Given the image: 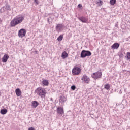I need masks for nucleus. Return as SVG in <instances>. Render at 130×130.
<instances>
[{
  "label": "nucleus",
  "instance_id": "nucleus-1",
  "mask_svg": "<svg viewBox=\"0 0 130 130\" xmlns=\"http://www.w3.org/2000/svg\"><path fill=\"white\" fill-rule=\"evenodd\" d=\"M25 19V17L23 16H18L15 17L10 22L11 27H15L17 25L21 24Z\"/></svg>",
  "mask_w": 130,
  "mask_h": 130
},
{
  "label": "nucleus",
  "instance_id": "nucleus-2",
  "mask_svg": "<svg viewBox=\"0 0 130 130\" xmlns=\"http://www.w3.org/2000/svg\"><path fill=\"white\" fill-rule=\"evenodd\" d=\"M36 93L40 96L41 98H45V95L47 94L46 90L44 88L39 87L36 90Z\"/></svg>",
  "mask_w": 130,
  "mask_h": 130
},
{
  "label": "nucleus",
  "instance_id": "nucleus-3",
  "mask_svg": "<svg viewBox=\"0 0 130 130\" xmlns=\"http://www.w3.org/2000/svg\"><path fill=\"white\" fill-rule=\"evenodd\" d=\"M81 71L82 68L81 67L75 66L72 69V75L73 76H78L81 74Z\"/></svg>",
  "mask_w": 130,
  "mask_h": 130
},
{
  "label": "nucleus",
  "instance_id": "nucleus-4",
  "mask_svg": "<svg viewBox=\"0 0 130 130\" xmlns=\"http://www.w3.org/2000/svg\"><path fill=\"white\" fill-rule=\"evenodd\" d=\"M92 53L90 51L82 50L81 53V57L84 58L86 56H91Z\"/></svg>",
  "mask_w": 130,
  "mask_h": 130
},
{
  "label": "nucleus",
  "instance_id": "nucleus-5",
  "mask_svg": "<svg viewBox=\"0 0 130 130\" xmlns=\"http://www.w3.org/2000/svg\"><path fill=\"white\" fill-rule=\"evenodd\" d=\"M102 77V72L98 71L93 73L92 75V78L94 79V80H97V79H100Z\"/></svg>",
  "mask_w": 130,
  "mask_h": 130
},
{
  "label": "nucleus",
  "instance_id": "nucleus-6",
  "mask_svg": "<svg viewBox=\"0 0 130 130\" xmlns=\"http://www.w3.org/2000/svg\"><path fill=\"white\" fill-rule=\"evenodd\" d=\"M81 80L85 84H89L90 81V78H89V77L86 75V74L83 75Z\"/></svg>",
  "mask_w": 130,
  "mask_h": 130
},
{
  "label": "nucleus",
  "instance_id": "nucleus-7",
  "mask_svg": "<svg viewBox=\"0 0 130 130\" xmlns=\"http://www.w3.org/2000/svg\"><path fill=\"white\" fill-rule=\"evenodd\" d=\"M26 30L25 29H21L18 31V36L19 37H21V38H23V37H25L26 36Z\"/></svg>",
  "mask_w": 130,
  "mask_h": 130
},
{
  "label": "nucleus",
  "instance_id": "nucleus-8",
  "mask_svg": "<svg viewBox=\"0 0 130 130\" xmlns=\"http://www.w3.org/2000/svg\"><path fill=\"white\" fill-rule=\"evenodd\" d=\"M57 113L58 114H61V115H62V114H64V110L63 109V107H57Z\"/></svg>",
  "mask_w": 130,
  "mask_h": 130
},
{
  "label": "nucleus",
  "instance_id": "nucleus-9",
  "mask_svg": "<svg viewBox=\"0 0 130 130\" xmlns=\"http://www.w3.org/2000/svg\"><path fill=\"white\" fill-rule=\"evenodd\" d=\"M62 27H63L62 24H57L56 26V31L57 32H60L62 30Z\"/></svg>",
  "mask_w": 130,
  "mask_h": 130
},
{
  "label": "nucleus",
  "instance_id": "nucleus-10",
  "mask_svg": "<svg viewBox=\"0 0 130 130\" xmlns=\"http://www.w3.org/2000/svg\"><path fill=\"white\" fill-rule=\"evenodd\" d=\"M8 59H9V55L5 54L4 55V56L2 58V62H7Z\"/></svg>",
  "mask_w": 130,
  "mask_h": 130
},
{
  "label": "nucleus",
  "instance_id": "nucleus-11",
  "mask_svg": "<svg viewBox=\"0 0 130 130\" xmlns=\"http://www.w3.org/2000/svg\"><path fill=\"white\" fill-rule=\"evenodd\" d=\"M66 101H67V98H66V96L63 95L60 96L59 102L62 104V103H64V102H66Z\"/></svg>",
  "mask_w": 130,
  "mask_h": 130
},
{
  "label": "nucleus",
  "instance_id": "nucleus-12",
  "mask_svg": "<svg viewBox=\"0 0 130 130\" xmlns=\"http://www.w3.org/2000/svg\"><path fill=\"white\" fill-rule=\"evenodd\" d=\"M79 20L82 21V23H89V22L88 21V19L86 18L85 17H81L79 18Z\"/></svg>",
  "mask_w": 130,
  "mask_h": 130
},
{
  "label": "nucleus",
  "instance_id": "nucleus-13",
  "mask_svg": "<svg viewBox=\"0 0 130 130\" xmlns=\"http://www.w3.org/2000/svg\"><path fill=\"white\" fill-rule=\"evenodd\" d=\"M15 93H16V95L18 97H20V96H21V95H22V91L19 88H17L15 90Z\"/></svg>",
  "mask_w": 130,
  "mask_h": 130
},
{
  "label": "nucleus",
  "instance_id": "nucleus-14",
  "mask_svg": "<svg viewBox=\"0 0 130 130\" xmlns=\"http://www.w3.org/2000/svg\"><path fill=\"white\" fill-rule=\"evenodd\" d=\"M118 47H119V44L118 43H114L111 46V48L112 49H118Z\"/></svg>",
  "mask_w": 130,
  "mask_h": 130
},
{
  "label": "nucleus",
  "instance_id": "nucleus-15",
  "mask_svg": "<svg viewBox=\"0 0 130 130\" xmlns=\"http://www.w3.org/2000/svg\"><path fill=\"white\" fill-rule=\"evenodd\" d=\"M68 56V54L67 53V52L64 51L62 52L61 57L63 58V59L67 58Z\"/></svg>",
  "mask_w": 130,
  "mask_h": 130
},
{
  "label": "nucleus",
  "instance_id": "nucleus-16",
  "mask_svg": "<svg viewBox=\"0 0 130 130\" xmlns=\"http://www.w3.org/2000/svg\"><path fill=\"white\" fill-rule=\"evenodd\" d=\"M42 83L43 86H48L49 84V82H48V80H44L42 81Z\"/></svg>",
  "mask_w": 130,
  "mask_h": 130
},
{
  "label": "nucleus",
  "instance_id": "nucleus-17",
  "mask_svg": "<svg viewBox=\"0 0 130 130\" xmlns=\"http://www.w3.org/2000/svg\"><path fill=\"white\" fill-rule=\"evenodd\" d=\"M32 106L34 108H36L37 106H38V102L36 101H32Z\"/></svg>",
  "mask_w": 130,
  "mask_h": 130
},
{
  "label": "nucleus",
  "instance_id": "nucleus-18",
  "mask_svg": "<svg viewBox=\"0 0 130 130\" xmlns=\"http://www.w3.org/2000/svg\"><path fill=\"white\" fill-rule=\"evenodd\" d=\"M7 112H8V110H7V109H2L1 110V114H6L7 113Z\"/></svg>",
  "mask_w": 130,
  "mask_h": 130
},
{
  "label": "nucleus",
  "instance_id": "nucleus-19",
  "mask_svg": "<svg viewBox=\"0 0 130 130\" xmlns=\"http://www.w3.org/2000/svg\"><path fill=\"white\" fill-rule=\"evenodd\" d=\"M110 4L111 6H114L116 4V0H110Z\"/></svg>",
  "mask_w": 130,
  "mask_h": 130
},
{
  "label": "nucleus",
  "instance_id": "nucleus-20",
  "mask_svg": "<svg viewBox=\"0 0 130 130\" xmlns=\"http://www.w3.org/2000/svg\"><path fill=\"white\" fill-rule=\"evenodd\" d=\"M62 39H63V35H61L58 37L57 40H58V41H61Z\"/></svg>",
  "mask_w": 130,
  "mask_h": 130
},
{
  "label": "nucleus",
  "instance_id": "nucleus-21",
  "mask_svg": "<svg viewBox=\"0 0 130 130\" xmlns=\"http://www.w3.org/2000/svg\"><path fill=\"white\" fill-rule=\"evenodd\" d=\"M104 88L106 89V90H109L110 89V85L107 84L105 85Z\"/></svg>",
  "mask_w": 130,
  "mask_h": 130
},
{
  "label": "nucleus",
  "instance_id": "nucleus-22",
  "mask_svg": "<svg viewBox=\"0 0 130 130\" xmlns=\"http://www.w3.org/2000/svg\"><path fill=\"white\" fill-rule=\"evenodd\" d=\"M127 60H128V59L130 60V52H127Z\"/></svg>",
  "mask_w": 130,
  "mask_h": 130
},
{
  "label": "nucleus",
  "instance_id": "nucleus-23",
  "mask_svg": "<svg viewBox=\"0 0 130 130\" xmlns=\"http://www.w3.org/2000/svg\"><path fill=\"white\" fill-rule=\"evenodd\" d=\"M71 89L72 90H73V91H75V90H76V86L75 85H73L71 86Z\"/></svg>",
  "mask_w": 130,
  "mask_h": 130
},
{
  "label": "nucleus",
  "instance_id": "nucleus-24",
  "mask_svg": "<svg viewBox=\"0 0 130 130\" xmlns=\"http://www.w3.org/2000/svg\"><path fill=\"white\" fill-rule=\"evenodd\" d=\"M99 2L100 3L99 6H102V4H103V1H102V0H99Z\"/></svg>",
  "mask_w": 130,
  "mask_h": 130
},
{
  "label": "nucleus",
  "instance_id": "nucleus-25",
  "mask_svg": "<svg viewBox=\"0 0 130 130\" xmlns=\"http://www.w3.org/2000/svg\"><path fill=\"white\" fill-rule=\"evenodd\" d=\"M35 3H36V4L37 5H39V1H38V0H34Z\"/></svg>",
  "mask_w": 130,
  "mask_h": 130
},
{
  "label": "nucleus",
  "instance_id": "nucleus-26",
  "mask_svg": "<svg viewBox=\"0 0 130 130\" xmlns=\"http://www.w3.org/2000/svg\"><path fill=\"white\" fill-rule=\"evenodd\" d=\"M82 4H79L78 5V8H79V9H81V8H82Z\"/></svg>",
  "mask_w": 130,
  "mask_h": 130
},
{
  "label": "nucleus",
  "instance_id": "nucleus-27",
  "mask_svg": "<svg viewBox=\"0 0 130 130\" xmlns=\"http://www.w3.org/2000/svg\"><path fill=\"white\" fill-rule=\"evenodd\" d=\"M28 130H35V128H34L32 127H31L30 128H28Z\"/></svg>",
  "mask_w": 130,
  "mask_h": 130
},
{
  "label": "nucleus",
  "instance_id": "nucleus-28",
  "mask_svg": "<svg viewBox=\"0 0 130 130\" xmlns=\"http://www.w3.org/2000/svg\"><path fill=\"white\" fill-rule=\"evenodd\" d=\"M1 95H2V93L0 92V96H1Z\"/></svg>",
  "mask_w": 130,
  "mask_h": 130
},
{
  "label": "nucleus",
  "instance_id": "nucleus-29",
  "mask_svg": "<svg viewBox=\"0 0 130 130\" xmlns=\"http://www.w3.org/2000/svg\"><path fill=\"white\" fill-rule=\"evenodd\" d=\"M96 4H99V2H97Z\"/></svg>",
  "mask_w": 130,
  "mask_h": 130
}]
</instances>
